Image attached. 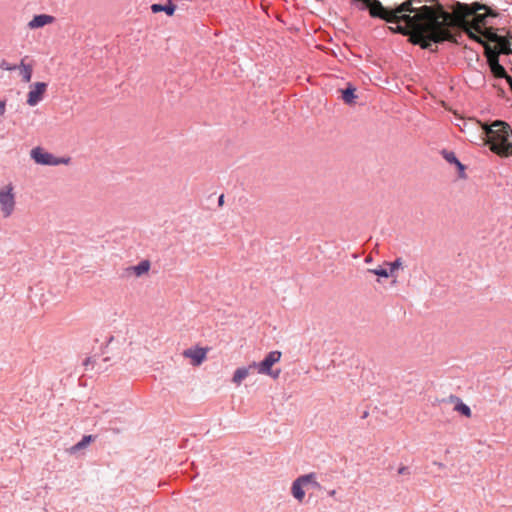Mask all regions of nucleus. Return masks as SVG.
Returning <instances> with one entry per match:
<instances>
[{"label":"nucleus","mask_w":512,"mask_h":512,"mask_svg":"<svg viewBox=\"0 0 512 512\" xmlns=\"http://www.w3.org/2000/svg\"><path fill=\"white\" fill-rule=\"evenodd\" d=\"M365 7L369 9V13L372 17H377L385 20L388 23H400L404 22L405 26L398 25L395 29L391 28L394 32L401 33L403 35H410V41L414 44V36L416 33L422 32L424 25H433L435 19L434 8L431 6H422L419 12L414 15H396L393 13V9H388L382 5L378 0H367L364 3Z\"/></svg>","instance_id":"2"},{"label":"nucleus","mask_w":512,"mask_h":512,"mask_svg":"<svg viewBox=\"0 0 512 512\" xmlns=\"http://www.w3.org/2000/svg\"><path fill=\"white\" fill-rule=\"evenodd\" d=\"M17 68V65H13V64H10L8 61L6 60H2L0 62V69L1 70H5V71H13V70H16Z\"/></svg>","instance_id":"24"},{"label":"nucleus","mask_w":512,"mask_h":512,"mask_svg":"<svg viewBox=\"0 0 512 512\" xmlns=\"http://www.w3.org/2000/svg\"><path fill=\"white\" fill-rule=\"evenodd\" d=\"M208 348L193 347L183 351L182 355L190 359L193 366H199L207 357Z\"/></svg>","instance_id":"12"},{"label":"nucleus","mask_w":512,"mask_h":512,"mask_svg":"<svg viewBox=\"0 0 512 512\" xmlns=\"http://www.w3.org/2000/svg\"><path fill=\"white\" fill-rule=\"evenodd\" d=\"M55 18L51 15L47 14H39L34 16L29 22L28 27L30 29H38L42 28L46 25L52 24L54 22Z\"/></svg>","instance_id":"13"},{"label":"nucleus","mask_w":512,"mask_h":512,"mask_svg":"<svg viewBox=\"0 0 512 512\" xmlns=\"http://www.w3.org/2000/svg\"><path fill=\"white\" fill-rule=\"evenodd\" d=\"M457 19H469V24L472 25L474 31L483 36L484 30L487 28V17H498L499 13L491 9L485 4L474 2L470 5L457 3L453 9Z\"/></svg>","instance_id":"3"},{"label":"nucleus","mask_w":512,"mask_h":512,"mask_svg":"<svg viewBox=\"0 0 512 512\" xmlns=\"http://www.w3.org/2000/svg\"><path fill=\"white\" fill-rule=\"evenodd\" d=\"M6 111V101H0V116H3Z\"/></svg>","instance_id":"27"},{"label":"nucleus","mask_w":512,"mask_h":512,"mask_svg":"<svg viewBox=\"0 0 512 512\" xmlns=\"http://www.w3.org/2000/svg\"><path fill=\"white\" fill-rule=\"evenodd\" d=\"M16 210V192L13 183L9 182L0 187V214L6 219Z\"/></svg>","instance_id":"5"},{"label":"nucleus","mask_w":512,"mask_h":512,"mask_svg":"<svg viewBox=\"0 0 512 512\" xmlns=\"http://www.w3.org/2000/svg\"><path fill=\"white\" fill-rule=\"evenodd\" d=\"M31 158L40 165L57 166L61 164H68L69 158H57L53 154L44 151L40 147L31 150Z\"/></svg>","instance_id":"8"},{"label":"nucleus","mask_w":512,"mask_h":512,"mask_svg":"<svg viewBox=\"0 0 512 512\" xmlns=\"http://www.w3.org/2000/svg\"><path fill=\"white\" fill-rule=\"evenodd\" d=\"M446 159L451 163H455L460 170H462V171L464 170L463 164L458 161V159L455 157V155L453 153H450L449 155H447Z\"/></svg>","instance_id":"25"},{"label":"nucleus","mask_w":512,"mask_h":512,"mask_svg":"<svg viewBox=\"0 0 512 512\" xmlns=\"http://www.w3.org/2000/svg\"><path fill=\"white\" fill-rule=\"evenodd\" d=\"M93 439L94 437L92 435L84 436L80 442L71 447L70 452L75 453L81 449H84L93 441Z\"/></svg>","instance_id":"20"},{"label":"nucleus","mask_w":512,"mask_h":512,"mask_svg":"<svg viewBox=\"0 0 512 512\" xmlns=\"http://www.w3.org/2000/svg\"><path fill=\"white\" fill-rule=\"evenodd\" d=\"M455 411L461 413L462 415L466 416V417H471V409L466 405L464 404L463 402H459L456 406H455Z\"/></svg>","instance_id":"22"},{"label":"nucleus","mask_w":512,"mask_h":512,"mask_svg":"<svg viewBox=\"0 0 512 512\" xmlns=\"http://www.w3.org/2000/svg\"><path fill=\"white\" fill-rule=\"evenodd\" d=\"M481 128L484 131L485 144L489 145L490 150L501 157L508 156V140L512 133L510 126L506 122L496 120L491 125H481Z\"/></svg>","instance_id":"4"},{"label":"nucleus","mask_w":512,"mask_h":512,"mask_svg":"<svg viewBox=\"0 0 512 512\" xmlns=\"http://www.w3.org/2000/svg\"><path fill=\"white\" fill-rule=\"evenodd\" d=\"M435 22L433 25H424L422 32H417L414 38V44L420 45L423 49H430L431 43H440L443 41H452L453 35L451 33L452 27L461 28L470 39L482 44L486 50V45H489L483 40L481 36L474 31L469 19H457L455 14L443 10L442 7L434 8L433 15Z\"/></svg>","instance_id":"1"},{"label":"nucleus","mask_w":512,"mask_h":512,"mask_svg":"<svg viewBox=\"0 0 512 512\" xmlns=\"http://www.w3.org/2000/svg\"><path fill=\"white\" fill-rule=\"evenodd\" d=\"M335 493H336V491H335V490H332V491H330V492H329V495H330V496H334V495H335Z\"/></svg>","instance_id":"32"},{"label":"nucleus","mask_w":512,"mask_h":512,"mask_svg":"<svg viewBox=\"0 0 512 512\" xmlns=\"http://www.w3.org/2000/svg\"><path fill=\"white\" fill-rule=\"evenodd\" d=\"M419 10L420 8L416 9L413 7L411 0H407L400 4L399 6H397L395 9H393V13H395L396 15L414 16L419 12Z\"/></svg>","instance_id":"15"},{"label":"nucleus","mask_w":512,"mask_h":512,"mask_svg":"<svg viewBox=\"0 0 512 512\" xmlns=\"http://www.w3.org/2000/svg\"><path fill=\"white\" fill-rule=\"evenodd\" d=\"M223 198H224V196H223V195H221V196L219 197V204H220V205H222V204H223Z\"/></svg>","instance_id":"30"},{"label":"nucleus","mask_w":512,"mask_h":512,"mask_svg":"<svg viewBox=\"0 0 512 512\" xmlns=\"http://www.w3.org/2000/svg\"><path fill=\"white\" fill-rule=\"evenodd\" d=\"M16 69L19 70L23 82L29 83L31 81L33 68L31 65L25 64L24 59L21 60Z\"/></svg>","instance_id":"17"},{"label":"nucleus","mask_w":512,"mask_h":512,"mask_svg":"<svg viewBox=\"0 0 512 512\" xmlns=\"http://www.w3.org/2000/svg\"><path fill=\"white\" fill-rule=\"evenodd\" d=\"M46 91L47 84L45 82H35L31 84L27 94V104L31 107L36 106L43 100Z\"/></svg>","instance_id":"11"},{"label":"nucleus","mask_w":512,"mask_h":512,"mask_svg":"<svg viewBox=\"0 0 512 512\" xmlns=\"http://www.w3.org/2000/svg\"><path fill=\"white\" fill-rule=\"evenodd\" d=\"M407 470H408L407 467L402 466L398 469V474H405V473H407Z\"/></svg>","instance_id":"28"},{"label":"nucleus","mask_w":512,"mask_h":512,"mask_svg":"<svg viewBox=\"0 0 512 512\" xmlns=\"http://www.w3.org/2000/svg\"><path fill=\"white\" fill-rule=\"evenodd\" d=\"M175 5L169 3L168 5L153 4L151 10L153 13L165 12L167 15L172 16L175 12Z\"/></svg>","instance_id":"18"},{"label":"nucleus","mask_w":512,"mask_h":512,"mask_svg":"<svg viewBox=\"0 0 512 512\" xmlns=\"http://www.w3.org/2000/svg\"><path fill=\"white\" fill-rule=\"evenodd\" d=\"M151 263L149 260H143L135 266L128 267L126 269L127 275H134L135 277H141L147 274L150 270Z\"/></svg>","instance_id":"14"},{"label":"nucleus","mask_w":512,"mask_h":512,"mask_svg":"<svg viewBox=\"0 0 512 512\" xmlns=\"http://www.w3.org/2000/svg\"><path fill=\"white\" fill-rule=\"evenodd\" d=\"M485 55L493 75L497 78H504L507 73L499 63V52H495L490 45H486Z\"/></svg>","instance_id":"10"},{"label":"nucleus","mask_w":512,"mask_h":512,"mask_svg":"<svg viewBox=\"0 0 512 512\" xmlns=\"http://www.w3.org/2000/svg\"><path fill=\"white\" fill-rule=\"evenodd\" d=\"M255 370L254 368H252V363L249 364L247 367H241V368H238L235 372H234V375H233V378H232V381L236 384V385H240L242 383V381L248 377L250 374L254 373Z\"/></svg>","instance_id":"16"},{"label":"nucleus","mask_w":512,"mask_h":512,"mask_svg":"<svg viewBox=\"0 0 512 512\" xmlns=\"http://www.w3.org/2000/svg\"><path fill=\"white\" fill-rule=\"evenodd\" d=\"M469 124L475 125L477 127H481V125H483L480 121L469 119L468 121L463 122V127H461V130L466 131V129H468Z\"/></svg>","instance_id":"26"},{"label":"nucleus","mask_w":512,"mask_h":512,"mask_svg":"<svg viewBox=\"0 0 512 512\" xmlns=\"http://www.w3.org/2000/svg\"><path fill=\"white\" fill-rule=\"evenodd\" d=\"M368 271L370 273H372L374 275H377V276H380V277L387 278V277L391 276L390 271H388V270H386L384 268H381V267L375 268V269H369Z\"/></svg>","instance_id":"23"},{"label":"nucleus","mask_w":512,"mask_h":512,"mask_svg":"<svg viewBox=\"0 0 512 512\" xmlns=\"http://www.w3.org/2000/svg\"><path fill=\"white\" fill-rule=\"evenodd\" d=\"M403 264L404 261L401 257L396 258L393 262L387 263V265L390 267L389 271L391 276H394L396 270L403 268Z\"/></svg>","instance_id":"21"},{"label":"nucleus","mask_w":512,"mask_h":512,"mask_svg":"<svg viewBox=\"0 0 512 512\" xmlns=\"http://www.w3.org/2000/svg\"><path fill=\"white\" fill-rule=\"evenodd\" d=\"M508 146H509V151H510V152H509V155H512V144H511V143H509V144H508Z\"/></svg>","instance_id":"31"},{"label":"nucleus","mask_w":512,"mask_h":512,"mask_svg":"<svg viewBox=\"0 0 512 512\" xmlns=\"http://www.w3.org/2000/svg\"><path fill=\"white\" fill-rule=\"evenodd\" d=\"M278 19L280 20V22H284V20L280 16H278Z\"/></svg>","instance_id":"33"},{"label":"nucleus","mask_w":512,"mask_h":512,"mask_svg":"<svg viewBox=\"0 0 512 512\" xmlns=\"http://www.w3.org/2000/svg\"><path fill=\"white\" fill-rule=\"evenodd\" d=\"M366 262H371V259L369 257L366 258Z\"/></svg>","instance_id":"34"},{"label":"nucleus","mask_w":512,"mask_h":512,"mask_svg":"<svg viewBox=\"0 0 512 512\" xmlns=\"http://www.w3.org/2000/svg\"><path fill=\"white\" fill-rule=\"evenodd\" d=\"M483 37L490 42L497 43L498 50L493 49L495 52L506 55L512 54L510 39L505 36H499L492 27L484 29Z\"/></svg>","instance_id":"9"},{"label":"nucleus","mask_w":512,"mask_h":512,"mask_svg":"<svg viewBox=\"0 0 512 512\" xmlns=\"http://www.w3.org/2000/svg\"><path fill=\"white\" fill-rule=\"evenodd\" d=\"M355 91L356 89L351 85H348L346 89L341 91L342 99L346 104H353L355 102V99L357 98Z\"/></svg>","instance_id":"19"},{"label":"nucleus","mask_w":512,"mask_h":512,"mask_svg":"<svg viewBox=\"0 0 512 512\" xmlns=\"http://www.w3.org/2000/svg\"><path fill=\"white\" fill-rule=\"evenodd\" d=\"M504 78L507 80V82L509 83V85L512 88V77L506 74V76Z\"/></svg>","instance_id":"29"},{"label":"nucleus","mask_w":512,"mask_h":512,"mask_svg":"<svg viewBox=\"0 0 512 512\" xmlns=\"http://www.w3.org/2000/svg\"><path fill=\"white\" fill-rule=\"evenodd\" d=\"M280 358L281 353L279 351H272L265 357L263 361L259 363L252 362V368H254L255 372H258L259 374H267L273 378H277L280 371H273L272 366L277 363Z\"/></svg>","instance_id":"7"},{"label":"nucleus","mask_w":512,"mask_h":512,"mask_svg":"<svg viewBox=\"0 0 512 512\" xmlns=\"http://www.w3.org/2000/svg\"><path fill=\"white\" fill-rule=\"evenodd\" d=\"M319 487V483L316 481L315 474L310 473L298 477L292 485V494L296 500L300 503L303 502L306 491L311 488Z\"/></svg>","instance_id":"6"}]
</instances>
